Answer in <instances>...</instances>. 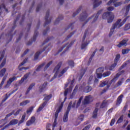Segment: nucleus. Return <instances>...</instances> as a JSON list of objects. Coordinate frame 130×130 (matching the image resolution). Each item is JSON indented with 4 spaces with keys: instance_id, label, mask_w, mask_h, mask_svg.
<instances>
[{
    "instance_id": "nucleus-1",
    "label": "nucleus",
    "mask_w": 130,
    "mask_h": 130,
    "mask_svg": "<svg viewBox=\"0 0 130 130\" xmlns=\"http://www.w3.org/2000/svg\"><path fill=\"white\" fill-rule=\"evenodd\" d=\"M83 96L80 97L78 101H75L74 103H73V104H72V102H71L69 103V105L68 107L67 110L66 112L65 113L63 118V122H68V120H69V113L70 112V111L71 110V107H72L74 108V107H76V108H78L79 106H80V105L81 104V102H82V100H83ZM73 104V105H72Z\"/></svg>"
},
{
    "instance_id": "nucleus-2",
    "label": "nucleus",
    "mask_w": 130,
    "mask_h": 130,
    "mask_svg": "<svg viewBox=\"0 0 130 130\" xmlns=\"http://www.w3.org/2000/svg\"><path fill=\"white\" fill-rule=\"evenodd\" d=\"M74 83H75V79H73L72 81L71 79H68V82L65 84L64 89L65 90L64 92V102L67 100V96L68 94H70L72 90H73V88H74Z\"/></svg>"
},
{
    "instance_id": "nucleus-3",
    "label": "nucleus",
    "mask_w": 130,
    "mask_h": 130,
    "mask_svg": "<svg viewBox=\"0 0 130 130\" xmlns=\"http://www.w3.org/2000/svg\"><path fill=\"white\" fill-rule=\"evenodd\" d=\"M99 12H98L96 14L94 15L93 16L89 17L88 19H86L88 17V14H87L86 11H84L80 15L79 20L81 21V22H84L85 24H87V23H88V22H89L91 19L93 18V23H94V22L97 21V19H98V17L99 16Z\"/></svg>"
},
{
    "instance_id": "nucleus-4",
    "label": "nucleus",
    "mask_w": 130,
    "mask_h": 130,
    "mask_svg": "<svg viewBox=\"0 0 130 130\" xmlns=\"http://www.w3.org/2000/svg\"><path fill=\"white\" fill-rule=\"evenodd\" d=\"M61 66V63H59L56 66V67L54 69V73H55L54 77H53L52 79L50 81V82H52L55 78H56L58 76V78H60L63 75V74L67 72V71L69 70V67H67L63 69L60 73H59V69H60V67Z\"/></svg>"
},
{
    "instance_id": "nucleus-5",
    "label": "nucleus",
    "mask_w": 130,
    "mask_h": 130,
    "mask_svg": "<svg viewBox=\"0 0 130 130\" xmlns=\"http://www.w3.org/2000/svg\"><path fill=\"white\" fill-rule=\"evenodd\" d=\"M128 18H129V16L124 18L122 21H121V19H118L113 25L116 29H119L120 27H122L125 24Z\"/></svg>"
},
{
    "instance_id": "nucleus-6",
    "label": "nucleus",
    "mask_w": 130,
    "mask_h": 130,
    "mask_svg": "<svg viewBox=\"0 0 130 130\" xmlns=\"http://www.w3.org/2000/svg\"><path fill=\"white\" fill-rule=\"evenodd\" d=\"M63 106V102L61 103L60 106L58 108V109L56 110V112L55 113V119L53 124V130L54 129V127L56 126V119H57V117L58 116V113L60 112L61 109H62V107Z\"/></svg>"
},
{
    "instance_id": "nucleus-7",
    "label": "nucleus",
    "mask_w": 130,
    "mask_h": 130,
    "mask_svg": "<svg viewBox=\"0 0 130 130\" xmlns=\"http://www.w3.org/2000/svg\"><path fill=\"white\" fill-rule=\"evenodd\" d=\"M80 91H83L85 93H89V92H91L92 91V87L90 86H87L85 87V85H82L79 87Z\"/></svg>"
},
{
    "instance_id": "nucleus-8",
    "label": "nucleus",
    "mask_w": 130,
    "mask_h": 130,
    "mask_svg": "<svg viewBox=\"0 0 130 130\" xmlns=\"http://www.w3.org/2000/svg\"><path fill=\"white\" fill-rule=\"evenodd\" d=\"M87 34V32L85 31L84 35L83 36V40H82V44L81 45V49H85L87 47V45L90 43V41H85V39L86 38V35Z\"/></svg>"
},
{
    "instance_id": "nucleus-9",
    "label": "nucleus",
    "mask_w": 130,
    "mask_h": 130,
    "mask_svg": "<svg viewBox=\"0 0 130 130\" xmlns=\"http://www.w3.org/2000/svg\"><path fill=\"white\" fill-rule=\"evenodd\" d=\"M104 72V68L101 67L96 70V76L98 79H101L102 78V73Z\"/></svg>"
},
{
    "instance_id": "nucleus-10",
    "label": "nucleus",
    "mask_w": 130,
    "mask_h": 130,
    "mask_svg": "<svg viewBox=\"0 0 130 130\" xmlns=\"http://www.w3.org/2000/svg\"><path fill=\"white\" fill-rule=\"evenodd\" d=\"M92 101H93V97H92V95H87L85 96L84 99L83 104H89V103H90V102H92Z\"/></svg>"
},
{
    "instance_id": "nucleus-11",
    "label": "nucleus",
    "mask_w": 130,
    "mask_h": 130,
    "mask_svg": "<svg viewBox=\"0 0 130 130\" xmlns=\"http://www.w3.org/2000/svg\"><path fill=\"white\" fill-rule=\"evenodd\" d=\"M19 122V121L17 119H13L10 122V123L6 125L4 128H2V130H4L5 128H7V127H9L10 125H14L15 124H17Z\"/></svg>"
},
{
    "instance_id": "nucleus-12",
    "label": "nucleus",
    "mask_w": 130,
    "mask_h": 130,
    "mask_svg": "<svg viewBox=\"0 0 130 130\" xmlns=\"http://www.w3.org/2000/svg\"><path fill=\"white\" fill-rule=\"evenodd\" d=\"M40 92H44L47 90V82H44L43 84L41 85L39 87Z\"/></svg>"
},
{
    "instance_id": "nucleus-13",
    "label": "nucleus",
    "mask_w": 130,
    "mask_h": 130,
    "mask_svg": "<svg viewBox=\"0 0 130 130\" xmlns=\"http://www.w3.org/2000/svg\"><path fill=\"white\" fill-rule=\"evenodd\" d=\"M16 77H13L12 78H9V80L7 81V83L6 85V86H5V88H9V87H10V86H11V84H12L13 83V82H14V81H15V80H16Z\"/></svg>"
},
{
    "instance_id": "nucleus-14",
    "label": "nucleus",
    "mask_w": 130,
    "mask_h": 130,
    "mask_svg": "<svg viewBox=\"0 0 130 130\" xmlns=\"http://www.w3.org/2000/svg\"><path fill=\"white\" fill-rule=\"evenodd\" d=\"M48 17H49V11H47L46 14V16L45 17V24L44 25V26H46L47 24H49L50 22H51V20L50 19H48Z\"/></svg>"
},
{
    "instance_id": "nucleus-15",
    "label": "nucleus",
    "mask_w": 130,
    "mask_h": 130,
    "mask_svg": "<svg viewBox=\"0 0 130 130\" xmlns=\"http://www.w3.org/2000/svg\"><path fill=\"white\" fill-rule=\"evenodd\" d=\"M35 120H36V119L35 118V117L32 116L31 117V119L30 120L27 121L26 124L27 126H29V125H31V124H33L34 122H35Z\"/></svg>"
},
{
    "instance_id": "nucleus-16",
    "label": "nucleus",
    "mask_w": 130,
    "mask_h": 130,
    "mask_svg": "<svg viewBox=\"0 0 130 130\" xmlns=\"http://www.w3.org/2000/svg\"><path fill=\"white\" fill-rule=\"evenodd\" d=\"M26 62H27V59H25L19 66V71H23V70H28L29 69V67H22L21 68H20V67H22V66H24V64H25Z\"/></svg>"
},
{
    "instance_id": "nucleus-17",
    "label": "nucleus",
    "mask_w": 130,
    "mask_h": 130,
    "mask_svg": "<svg viewBox=\"0 0 130 130\" xmlns=\"http://www.w3.org/2000/svg\"><path fill=\"white\" fill-rule=\"evenodd\" d=\"M126 42H127V40L124 39L122 41H121L117 46L118 47H121L122 46H126Z\"/></svg>"
},
{
    "instance_id": "nucleus-18",
    "label": "nucleus",
    "mask_w": 130,
    "mask_h": 130,
    "mask_svg": "<svg viewBox=\"0 0 130 130\" xmlns=\"http://www.w3.org/2000/svg\"><path fill=\"white\" fill-rule=\"evenodd\" d=\"M114 19V15L111 13L110 14L109 17H108L107 22L108 23H112L113 22V20Z\"/></svg>"
},
{
    "instance_id": "nucleus-19",
    "label": "nucleus",
    "mask_w": 130,
    "mask_h": 130,
    "mask_svg": "<svg viewBox=\"0 0 130 130\" xmlns=\"http://www.w3.org/2000/svg\"><path fill=\"white\" fill-rule=\"evenodd\" d=\"M79 88L78 85H76L72 93V94L70 95V99H73L74 97H75V95H76V93H77L78 91V88Z\"/></svg>"
},
{
    "instance_id": "nucleus-20",
    "label": "nucleus",
    "mask_w": 130,
    "mask_h": 130,
    "mask_svg": "<svg viewBox=\"0 0 130 130\" xmlns=\"http://www.w3.org/2000/svg\"><path fill=\"white\" fill-rule=\"evenodd\" d=\"M101 4H102V2L100 0H94L93 2V7L94 8H97V7H99Z\"/></svg>"
},
{
    "instance_id": "nucleus-21",
    "label": "nucleus",
    "mask_w": 130,
    "mask_h": 130,
    "mask_svg": "<svg viewBox=\"0 0 130 130\" xmlns=\"http://www.w3.org/2000/svg\"><path fill=\"white\" fill-rule=\"evenodd\" d=\"M46 104H47V102H44L38 108L37 112H40V111H42V109L44 108V107L45 106V105H46Z\"/></svg>"
},
{
    "instance_id": "nucleus-22",
    "label": "nucleus",
    "mask_w": 130,
    "mask_h": 130,
    "mask_svg": "<svg viewBox=\"0 0 130 130\" xmlns=\"http://www.w3.org/2000/svg\"><path fill=\"white\" fill-rule=\"evenodd\" d=\"M121 75V73H119L116 75V76L114 77L113 79L111 80L112 83H115V82H116L118 78L119 77V76Z\"/></svg>"
},
{
    "instance_id": "nucleus-23",
    "label": "nucleus",
    "mask_w": 130,
    "mask_h": 130,
    "mask_svg": "<svg viewBox=\"0 0 130 130\" xmlns=\"http://www.w3.org/2000/svg\"><path fill=\"white\" fill-rule=\"evenodd\" d=\"M74 42H75V41L71 42V43L66 44V45L64 46V47H66V49L63 51V52H66V51H67V50H68V49H69V48H70V47H71L72 45L74 44Z\"/></svg>"
},
{
    "instance_id": "nucleus-24",
    "label": "nucleus",
    "mask_w": 130,
    "mask_h": 130,
    "mask_svg": "<svg viewBox=\"0 0 130 130\" xmlns=\"http://www.w3.org/2000/svg\"><path fill=\"white\" fill-rule=\"evenodd\" d=\"M17 90H18V89H16L15 90H13L11 93H9L8 95V93L6 94V96L3 101V102H5V101H6L7 99H8V98H9L10 97V96H11V95H12V94H14V93H15V92H16V91H17Z\"/></svg>"
},
{
    "instance_id": "nucleus-25",
    "label": "nucleus",
    "mask_w": 130,
    "mask_h": 130,
    "mask_svg": "<svg viewBox=\"0 0 130 130\" xmlns=\"http://www.w3.org/2000/svg\"><path fill=\"white\" fill-rule=\"evenodd\" d=\"M97 115H98V108H95L92 113L93 118H96V117H97Z\"/></svg>"
},
{
    "instance_id": "nucleus-26",
    "label": "nucleus",
    "mask_w": 130,
    "mask_h": 130,
    "mask_svg": "<svg viewBox=\"0 0 130 130\" xmlns=\"http://www.w3.org/2000/svg\"><path fill=\"white\" fill-rule=\"evenodd\" d=\"M122 97H123L122 95H120V96H118L117 101V103H116L117 105H119L120 103H121L122 101Z\"/></svg>"
},
{
    "instance_id": "nucleus-27",
    "label": "nucleus",
    "mask_w": 130,
    "mask_h": 130,
    "mask_svg": "<svg viewBox=\"0 0 130 130\" xmlns=\"http://www.w3.org/2000/svg\"><path fill=\"white\" fill-rule=\"evenodd\" d=\"M115 29H116L115 27V26L113 25L112 26V27L111 28V29H110V33H109V36H110V37H111V36H112V35L113 34V33H114V30Z\"/></svg>"
},
{
    "instance_id": "nucleus-28",
    "label": "nucleus",
    "mask_w": 130,
    "mask_h": 130,
    "mask_svg": "<svg viewBox=\"0 0 130 130\" xmlns=\"http://www.w3.org/2000/svg\"><path fill=\"white\" fill-rule=\"evenodd\" d=\"M28 76L29 74H28L25 75L21 79V80L19 81V84H22L25 81V80H26L27 78H28Z\"/></svg>"
},
{
    "instance_id": "nucleus-29",
    "label": "nucleus",
    "mask_w": 130,
    "mask_h": 130,
    "mask_svg": "<svg viewBox=\"0 0 130 130\" xmlns=\"http://www.w3.org/2000/svg\"><path fill=\"white\" fill-rule=\"evenodd\" d=\"M34 86H35V83H32L31 84H30L26 91V94H28V93H29V92H30V91H31V90L33 89V87Z\"/></svg>"
},
{
    "instance_id": "nucleus-30",
    "label": "nucleus",
    "mask_w": 130,
    "mask_h": 130,
    "mask_svg": "<svg viewBox=\"0 0 130 130\" xmlns=\"http://www.w3.org/2000/svg\"><path fill=\"white\" fill-rule=\"evenodd\" d=\"M6 72H7V69H6V68H3L2 70H1L0 71V77H4Z\"/></svg>"
},
{
    "instance_id": "nucleus-31",
    "label": "nucleus",
    "mask_w": 130,
    "mask_h": 130,
    "mask_svg": "<svg viewBox=\"0 0 130 130\" xmlns=\"http://www.w3.org/2000/svg\"><path fill=\"white\" fill-rule=\"evenodd\" d=\"M129 10H130V4L128 5H127V6H126V7L125 8V16H127V15L128 14V12H129Z\"/></svg>"
},
{
    "instance_id": "nucleus-32",
    "label": "nucleus",
    "mask_w": 130,
    "mask_h": 130,
    "mask_svg": "<svg viewBox=\"0 0 130 130\" xmlns=\"http://www.w3.org/2000/svg\"><path fill=\"white\" fill-rule=\"evenodd\" d=\"M29 103H30V101L26 100V101H24L21 102L20 104V106H25V105H27V104H28Z\"/></svg>"
},
{
    "instance_id": "nucleus-33",
    "label": "nucleus",
    "mask_w": 130,
    "mask_h": 130,
    "mask_svg": "<svg viewBox=\"0 0 130 130\" xmlns=\"http://www.w3.org/2000/svg\"><path fill=\"white\" fill-rule=\"evenodd\" d=\"M111 74V72L108 71V72H105L102 75V77H103V78H106V77H108L109 76H110Z\"/></svg>"
},
{
    "instance_id": "nucleus-34",
    "label": "nucleus",
    "mask_w": 130,
    "mask_h": 130,
    "mask_svg": "<svg viewBox=\"0 0 130 130\" xmlns=\"http://www.w3.org/2000/svg\"><path fill=\"white\" fill-rule=\"evenodd\" d=\"M111 13L108 12L104 13L102 16L103 19H106V18H108Z\"/></svg>"
},
{
    "instance_id": "nucleus-35",
    "label": "nucleus",
    "mask_w": 130,
    "mask_h": 130,
    "mask_svg": "<svg viewBox=\"0 0 130 130\" xmlns=\"http://www.w3.org/2000/svg\"><path fill=\"white\" fill-rule=\"evenodd\" d=\"M118 0H110L108 3H107V6H112Z\"/></svg>"
},
{
    "instance_id": "nucleus-36",
    "label": "nucleus",
    "mask_w": 130,
    "mask_h": 130,
    "mask_svg": "<svg viewBox=\"0 0 130 130\" xmlns=\"http://www.w3.org/2000/svg\"><path fill=\"white\" fill-rule=\"evenodd\" d=\"M44 66H45V62H44L42 64L39 66L36 69L37 72H39V71H40Z\"/></svg>"
},
{
    "instance_id": "nucleus-37",
    "label": "nucleus",
    "mask_w": 130,
    "mask_h": 130,
    "mask_svg": "<svg viewBox=\"0 0 130 130\" xmlns=\"http://www.w3.org/2000/svg\"><path fill=\"white\" fill-rule=\"evenodd\" d=\"M95 55V52H93L92 53V54L91 55L90 57L89 58L88 62V66H90V64L91 63V61H92V59H93V57H94V56Z\"/></svg>"
},
{
    "instance_id": "nucleus-38",
    "label": "nucleus",
    "mask_w": 130,
    "mask_h": 130,
    "mask_svg": "<svg viewBox=\"0 0 130 130\" xmlns=\"http://www.w3.org/2000/svg\"><path fill=\"white\" fill-rule=\"evenodd\" d=\"M7 80V77L4 76L3 78L2 81L0 84V89H2V87L4 85V84H5V81Z\"/></svg>"
},
{
    "instance_id": "nucleus-39",
    "label": "nucleus",
    "mask_w": 130,
    "mask_h": 130,
    "mask_svg": "<svg viewBox=\"0 0 130 130\" xmlns=\"http://www.w3.org/2000/svg\"><path fill=\"white\" fill-rule=\"evenodd\" d=\"M51 64H52V61H50L46 65L44 68V71H46V70H47V69H48V68H49V67H50Z\"/></svg>"
},
{
    "instance_id": "nucleus-40",
    "label": "nucleus",
    "mask_w": 130,
    "mask_h": 130,
    "mask_svg": "<svg viewBox=\"0 0 130 130\" xmlns=\"http://www.w3.org/2000/svg\"><path fill=\"white\" fill-rule=\"evenodd\" d=\"M129 29H130V24L129 23L126 24L124 27V31H127V30H129Z\"/></svg>"
},
{
    "instance_id": "nucleus-41",
    "label": "nucleus",
    "mask_w": 130,
    "mask_h": 130,
    "mask_svg": "<svg viewBox=\"0 0 130 130\" xmlns=\"http://www.w3.org/2000/svg\"><path fill=\"white\" fill-rule=\"evenodd\" d=\"M25 117H26V114H24L22 115L21 120L19 122V124H21V123H23V122H24V121H25Z\"/></svg>"
},
{
    "instance_id": "nucleus-42",
    "label": "nucleus",
    "mask_w": 130,
    "mask_h": 130,
    "mask_svg": "<svg viewBox=\"0 0 130 130\" xmlns=\"http://www.w3.org/2000/svg\"><path fill=\"white\" fill-rule=\"evenodd\" d=\"M42 53V51L41 52H37L35 54V58L34 60H36L37 59H38V57L39 56V55L40 53Z\"/></svg>"
},
{
    "instance_id": "nucleus-43",
    "label": "nucleus",
    "mask_w": 130,
    "mask_h": 130,
    "mask_svg": "<svg viewBox=\"0 0 130 130\" xmlns=\"http://www.w3.org/2000/svg\"><path fill=\"white\" fill-rule=\"evenodd\" d=\"M119 58H120V55H117L116 56V57L114 60V63H117L118 62V61L119 60Z\"/></svg>"
},
{
    "instance_id": "nucleus-44",
    "label": "nucleus",
    "mask_w": 130,
    "mask_h": 130,
    "mask_svg": "<svg viewBox=\"0 0 130 130\" xmlns=\"http://www.w3.org/2000/svg\"><path fill=\"white\" fill-rule=\"evenodd\" d=\"M62 19H63V16H62V15L59 16L58 18H57V19L56 20L55 24H57V23H58V22H59L60 20H62Z\"/></svg>"
},
{
    "instance_id": "nucleus-45",
    "label": "nucleus",
    "mask_w": 130,
    "mask_h": 130,
    "mask_svg": "<svg viewBox=\"0 0 130 130\" xmlns=\"http://www.w3.org/2000/svg\"><path fill=\"white\" fill-rule=\"evenodd\" d=\"M37 35H38V32L37 31H35L34 36L32 40V41H36V38L37 37Z\"/></svg>"
},
{
    "instance_id": "nucleus-46",
    "label": "nucleus",
    "mask_w": 130,
    "mask_h": 130,
    "mask_svg": "<svg viewBox=\"0 0 130 130\" xmlns=\"http://www.w3.org/2000/svg\"><path fill=\"white\" fill-rule=\"evenodd\" d=\"M130 49H123L122 50V54H126L128 52H129Z\"/></svg>"
},
{
    "instance_id": "nucleus-47",
    "label": "nucleus",
    "mask_w": 130,
    "mask_h": 130,
    "mask_svg": "<svg viewBox=\"0 0 130 130\" xmlns=\"http://www.w3.org/2000/svg\"><path fill=\"white\" fill-rule=\"evenodd\" d=\"M52 97V95L49 94L47 96H46L44 99V100L45 101H48V100H50V99Z\"/></svg>"
},
{
    "instance_id": "nucleus-48",
    "label": "nucleus",
    "mask_w": 130,
    "mask_h": 130,
    "mask_svg": "<svg viewBox=\"0 0 130 130\" xmlns=\"http://www.w3.org/2000/svg\"><path fill=\"white\" fill-rule=\"evenodd\" d=\"M113 5L115 8H117V7H119V6H121V5H122V2H117L114 3Z\"/></svg>"
},
{
    "instance_id": "nucleus-49",
    "label": "nucleus",
    "mask_w": 130,
    "mask_h": 130,
    "mask_svg": "<svg viewBox=\"0 0 130 130\" xmlns=\"http://www.w3.org/2000/svg\"><path fill=\"white\" fill-rule=\"evenodd\" d=\"M117 65V63L114 62V64H112L110 67V68H109L110 71H112L114 69V68L116 67Z\"/></svg>"
},
{
    "instance_id": "nucleus-50",
    "label": "nucleus",
    "mask_w": 130,
    "mask_h": 130,
    "mask_svg": "<svg viewBox=\"0 0 130 130\" xmlns=\"http://www.w3.org/2000/svg\"><path fill=\"white\" fill-rule=\"evenodd\" d=\"M108 83V81H104L100 85V87H104V86H106V85H107V84Z\"/></svg>"
},
{
    "instance_id": "nucleus-51",
    "label": "nucleus",
    "mask_w": 130,
    "mask_h": 130,
    "mask_svg": "<svg viewBox=\"0 0 130 130\" xmlns=\"http://www.w3.org/2000/svg\"><path fill=\"white\" fill-rule=\"evenodd\" d=\"M6 61H7V60L6 59V58H4L3 59L2 63L0 65V69H2V68H3V67H5V64H6Z\"/></svg>"
},
{
    "instance_id": "nucleus-52",
    "label": "nucleus",
    "mask_w": 130,
    "mask_h": 130,
    "mask_svg": "<svg viewBox=\"0 0 130 130\" xmlns=\"http://www.w3.org/2000/svg\"><path fill=\"white\" fill-rule=\"evenodd\" d=\"M69 65L71 68H74V67H75V63H74L73 61L70 60L69 61Z\"/></svg>"
},
{
    "instance_id": "nucleus-53",
    "label": "nucleus",
    "mask_w": 130,
    "mask_h": 130,
    "mask_svg": "<svg viewBox=\"0 0 130 130\" xmlns=\"http://www.w3.org/2000/svg\"><path fill=\"white\" fill-rule=\"evenodd\" d=\"M123 121V117L121 116L117 120L116 123H121Z\"/></svg>"
},
{
    "instance_id": "nucleus-54",
    "label": "nucleus",
    "mask_w": 130,
    "mask_h": 130,
    "mask_svg": "<svg viewBox=\"0 0 130 130\" xmlns=\"http://www.w3.org/2000/svg\"><path fill=\"white\" fill-rule=\"evenodd\" d=\"M81 10H82V7H80L78 9V10L77 11L76 13H74L73 14V17H75V16L78 15V14H79L80 13V12H81Z\"/></svg>"
},
{
    "instance_id": "nucleus-55",
    "label": "nucleus",
    "mask_w": 130,
    "mask_h": 130,
    "mask_svg": "<svg viewBox=\"0 0 130 130\" xmlns=\"http://www.w3.org/2000/svg\"><path fill=\"white\" fill-rule=\"evenodd\" d=\"M5 52H6V51L4 50L3 52L1 53V57H0V61H2V60L3 58H4V55H5Z\"/></svg>"
},
{
    "instance_id": "nucleus-56",
    "label": "nucleus",
    "mask_w": 130,
    "mask_h": 130,
    "mask_svg": "<svg viewBox=\"0 0 130 130\" xmlns=\"http://www.w3.org/2000/svg\"><path fill=\"white\" fill-rule=\"evenodd\" d=\"M3 8L5 10L6 12H8V9H6V6L4 4H2L1 6H0V10Z\"/></svg>"
},
{
    "instance_id": "nucleus-57",
    "label": "nucleus",
    "mask_w": 130,
    "mask_h": 130,
    "mask_svg": "<svg viewBox=\"0 0 130 130\" xmlns=\"http://www.w3.org/2000/svg\"><path fill=\"white\" fill-rule=\"evenodd\" d=\"M84 75H85V71L82 70L81 73L80 74V76L79 77L80 80H81V79H82V78H83V76H84Z\"/></svg>"
},
{
    "instance_id": "nucleus-58",
    "label": "nucleus",
    "mask_w": 130,
    "mask_h": 130,
    "mask_svg": "<svg viewBox=\"0 0 130 130\" xmlns=\"http://www.w3.org/2000/svg\"><path fill=\"white\" fill-rule=\"evenodd\" d=\"M107 104L105 102H103L100 106V108H104V107H106Z\"/></svg>"
},
{
    "instance_id": "nucleus-59",
    "label": "nucleus",
    "mask_w": 130,
    "mask_h": 130,
    "mask_svg": "<svg viewBox=\"0 0 130 130\" xmlns=\"http://www.w3.org/2000/svg\"><path fill=\"white\" fill-rule=\"evenodd\" d=\"M34 108V107H31L30 108H29L26 111L27 113H30V112H31V111H33V109Z\"/></svg>"
},
{
    "instance_id": "nucleus-60",
    "label": "nucleus",
    "mask_w": 130,
    "mask_h": 130,
    "mask_svg": "<svg viewBox=\"0 0 130 130\" xmlns=\"http://www.w3.org/2000/svg\"><path fill=\"white\" fill-rule=\"evenodd\" d=\"M78 119H79V120L80 121H83L84 120V115H81L79 117H78Z\"/></svg>"
},
{
    "instance_id": "nucleus-61",
    "label": "nucleus",
    "mask_w": 130,
    "mask_h": 130,
    "mask_svg": "<svg viewBox=\"0 0 130 130\" xmlns=\"http://www.w3.org/2000/svg\"><path fill=\"white\" fill-rule=\"evenodd\" d=\"M114 10V8L113 7H109L107 8V10L109 11V12H112Z\"/></svg>"
},
{
    "instance_id": "nucleus-62",
    "label": "nucleus",
    "mask_w": 130,
    "mask_h": 130,
    "mask_svg": "<svg viewBox=\"0 0 130 130\" xmlns=\"http://www.w3.org/2000/svg\"><path fill=\"white\" fill-rule=\"evenodd\" d=\"M14 112H12V113H10L9 114H7L5 117V119H7V118H8V117H10V116H11V115H13V114H14Z\"/></svg>"
},
{
    "instance_id": "nucleus-63",
    "label": "nucleus",
    "mask_w": 130,
    "mask_h": 130,
    "mask_svg": "<svg viewBox=\"0 0 130 130\" xmlns=\"http://www.w3.org/2000/svg\"><path fill=\"white\" fill-rule=\"evenodd\" d=\"M115 122V119H112L111 120V123H110L111 126H112V125H113V124H114Z\"/></svg>"
},
{
    "instance_id": "nucleus-64",
    "label": "nucleus",
    "mask_w": 130,
    "mask_h": 130,
    "mask_svg": "<svg viewBox=\"0 0 130 130\" xmlns=\"http://www.w3.org/2000/svg\"><path fill=\"white\" fill-rule=\"evenodd\" d=\"M90 127H91V125H88L86 126L84 128H83V130H89V128H90Z\"/></svg>"
}]
</instances>
